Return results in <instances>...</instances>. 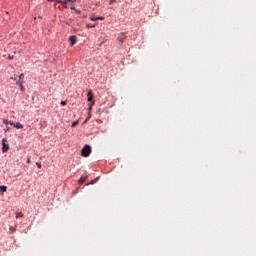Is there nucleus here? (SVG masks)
I'll return each mask as SVG.
<instances>
[{"label": "nucleus", "mask_w": 256, "mask_h": 256, "mask_svg": "<svg viewBox=\"0 0 256 256\" xmlns=\"http://www.w3.org/2000/svg\"><path fill=\"white\" fill-rule=\"evenodd\" d=\"M90 19L91 21H98V17H95V16H92Z\"/></svg>", "instance_id": "12"}, {"label": "nucleus", "mask_w": 256, "mask_h": 256, "mask_svg": "<svg viewBox=\"0 0 256 256\" xmlns=\"http://www.w3.org/2000/svg\"><path fill=\"white\" fill-rule=\"evenodd\" d=\"M60 105H62V107H65V105H67V101H61Z\"/></svg>", "instance_id": "11"}, {"label": "nucleus", "mask_w": 256, "mask_h": 256, "mask_svg": "<svg viewBox=\"0 0 256 256\" xmlns=\"http://www.w3.org/2000/svg\"><path fill=\"white\" fill-rule=\"evenodd\" d=\"M5 125H9V120H4Z\"/></svg>", "instance_id": "19"}, {"label": "nucleus", "mask_w": 256, "mask_h": 256, "mask_svg": "<svg viewBox=\"0 0 256 256\" xmlns=\"http://www.w3.org/2000/svg\"><path fill=\"white\" fill-rule=\"evenodd\" d=\"M27 163H28V164L31 163V156H28V157H27Z\"/></svg>", "instance_id": "16"}, {"label": "nucleus", "mask_w": 256, "mask_h": 256, "mask_svg": "<svg viewBox=\"0 0 256 256\" xmlns=\"http://www.w3.org/2000/svg\"><path fill=\"white\" fill-rule=\"evenodd\" d=\"M69 40H70V45L73 47V45H75V43H77V36H75V35L70 36Z\"/></svg>", "instance_id": "4"}, {"label": "nucleus", "mask_w": 256, "mask_h": 256, "mask_svg": "<svg viewBox=\"0 0 256 256\" xmlns=\"http://www.w3.org/2000/svg\"><path fill=\"white\" fill-rule=\"evenodd\" d=\"M16 85H19L21 91H25V87L23 86V81H17Z\"/></svg>", "instance_id": "6"}, {"label": "nucleus", "mask_w": 256, "mask_h": 256, "mask_svg": "<svg viewBox=\"0 0 256 256\" xmlns=\"http://www.w3.org/2000/svg\"><path fill=\"white\" fill-rule=\"evenodd\" d=\"M71 1H73V0H65L66 3H67V2H68V3H71Z\"/></svg>", "instance_id": "22"}, {"label": "nucleus", "mask_w": 256, "mask_h": 256, "mask_svg": "<svg viewBox=\"0 0 256 256\" xmlns=\"http://www.w3.org/2000/svg\"><path fill=\"white\" fill-rule=\"evenodd\" d=\"M36 165H37L38 169H41V162H37Z\"/></svg>", "instance_id": "17"}, {"label": "nucleus", "mask_w": 256, "mask_h": 256, "mask_svg": "<svg viewBox=\"0 0 256 256\" xmlns=\"http://www.w3.org/2000/svg\"><path fill=\"white\" fill-rule=\"evenodd\" d=\"M87 97H88L87 101L88 103H90L89 110L91 111V109H93V105H95V100H93V91L89 90Z\"/></svg>", "instance_id": "1"}, {"label": "nucleus", "mask_w": 256, "mask_h": 256, "mask_svg": "<svg viewBox=\"0 0 256 256\" xmlns=\"http://www.w3.org/2000/svg\"><path fill=\"white\" fill-rule=\"evenodd\" d=\"M93 183H95V181H92L91 184L93 185Z\"/></svg>", "instance_id": "26"}, {"label": "nucleus", "mask_w": 256, "mask_h": 256, "mask_svg": "<svg viewBox=\"0 0 256 256\" xmlns=\"http://www.w3.org/2000/svg\"><path fill=\"white\" fill-rule=\"evenodd\" d=\"M9 59H13V57H12V56H9Z\"/></svg>", "instance_id": "25"}, {"label": "nucleus", "mask_w": 256, "mask_h": 256, "mask_svg": "<svg viewBox=\"0 0 256 256\" xmlns=\"http://www.w3.org/2000/svg\"><path fill=\"white\" fill-rule=\"evenodd\" d=\"M82 157H89L91 155V146L85 145L81 150Z\"/></svg>", "instance_id": "2"}, {"label": "nucleus", "mask_w": 256, "mask_h": 256, "mask_svg": "<svg viewBox=\"0 0 256 256\" xmlns=\"http://www.w3.org/2000/svg\"><path fill=\"white\" fill-rule=\"evenodd\" d=\"M10 231H11V233H15V228L14 227H10Z\"/></svg>", "instance_id": "18"}, {"label": "nucleus", "mask_w": 256, "mask_h": 256, "mask_svg": "<svg viewBox=\"0 0 256 256\" xmlns=\"http://www.w3.org/2000/svg\"><path fill=\"white\" fill-rule=\"evenodd\" d=\"M10 81H16V83H17V77H11Z\"/></svg>", "instance_id": "15"}, {"label": "nucleus", "mask_w": 256, "mask_h": 256, "mask_svg": "<svg viewBox=\"0 0 256 256\" xmlns=\"http://www.w3.org/2000/svg\"><path fill=\"white\" fill-rule=\"evenodd\" d=\"M2 153H7L9 151V144H7V138L2 139Z\"/></svg>", "instance_id": "3"}, {"label": "nucleus", "mask_w": 256, "mask_h": 256, "mask_svg": "<svg viewBox=\"0 0 256 256\" xmlns=\"http://www.w3.org/2000/svg\"><path fill=\"white\" fill-rule=\"evenodd\" d=\"M87 177H81L79 180H78V183H80V185H83V182L86 181Z\"/></svg>", "instance_id": "7"}, {"label": "nucleus", "mask_w": 256, "mask_h": 256, "mask_svg": "<svg viewBox=\"0 0 256 256\" xmlns=\"http://www.w3.org/2000/svg\"><path fill=\"white\" fill-rule=\"evenodd\" d=\"M10 125H13V127H15L16 129H23V124H21L20 122H17L16 124L10 122Z\"/></svg>", "instance_id": "5"}, {"label": "nucleus", "mask_w": 256, "mask_h": 256, "mask_svg": "<svg viewBox=\"0 0 256 256\" xmlns=\"http://www.w3.org/2000/svg\"><path fill=\"white\" fill-rule=\"evenodd\" d=\"M21 217H23V213L17 212L16 213V219H21Z\"/></svg>", "instance_id": "9"}, {"label": "nucleus", "mask_w": 256, "mask_h": 256, "mask_svg": "<svg viewBox=\"0 0 256 256\" xmlns=\"http://www.w3.org/2000/svg\"><path fill=\"white\" fill-rule=\"evenodd\" d=\"M7 191V186H0V193H5Z\"/></svg>", "instance_id": "8"}, {"label": "nucleus", "mask_w": 256, "mask_h": 256, "mask_svg": "<svg viewBox=\"0 0 256 256\" xmlns=\"http://www.w3.org/2000/svg\"><path fill=\"white\" fill-rule=\"evenodd\" d=\"M47 1H53V0H47Z\"/></svg>", "instance_id": "27"}, {"label": "nucleus", "mask_w": 256, "mask_h": 256, "mask_svg": "<svg viewBox=\"0 0 256 256\" xmlns=\"http://www.w3.org/2000/svg\"><path fill=\"white\" fill-rule=\"evenodd\" d=\"M87 121H89V118L85 120V123H87Z\"/></svg>", "instance_id": "24"}, {"label": "nucleus", "mask_w": 256, "mask_h": 256, "mask_svg": "<svg viewBox=\"0 0 256 256\" xmlns=\"http://www.w3.org/2000/svg\"><path fill=\"white\" fill-rule=\"evenodd\" d=\"M19 79L21 80V79H25V74H20L19 75Z\"/></svg>", "instance_id": "14"}, {"label": "nucleus", "mask_w": 256, "mask_h": 256, "mask_svg": "<svg viewBox=\"0 0 256 256\" xmlns=\"http://www.w3.org/2000/svg\"><path fill=\"white\" fill-rule=\"evenodd\" d=\"M75 11H76V13H78V14H79V13H81V11H80V10H77V9H76Z\"/></svg>", "instance_id": "23"}, {"label": "nucleus", "mask_w": 256, "mask_h": 256, "mask_svg": "<svg viewBox=\"0 0 256 256\" xmlns=\"http://www.w3.org/2000/svg\"><path fill=\"white\" fill-rule=\"evenodd\" d=\"M93 27H96V24H87L88 29H92Z\"/></svg>", "instance_id": "10"}, {"label": "nucleus", "mask_w": 256, "mask_h": 256, "mask_svg": "<svg viewBox=\"0 0 256 256\" xmlns=\"http://www.w3.org/2000/svg\"><path fill=\"white\" fill-rule=\"evenodd\" d=\"M70 9H71L72 11H75V10H76V9H75V6H71Z\"/></svg>", "instance_id": "21"}, {"label": "nucleus", "mask_w": 256, "mask_h": 256, "mask_svg": "<svg viewBox=\"0 0 256 256\" xmlns=\"http://www.w3.org/2000/svg\"><path fill=\"white\" fill-rule=\"evenodd\" d=\"M78 123H79L78 121L73 122L72 127H77Z\"/></svg>", "instance_id": "13"}, {"label": "nucleus", "mask_w": 256, "mask_h": 256, "mask_svg": "<svg viewBox=\"0 0 256 256\" xmlns=\"http://www.w3.org/2000/svg\"><path fill=\"white\" fill-rule=\"evenodd\" d=\"M105 18L104 17H98V21H103Z\"/></svg>", "instance_id": "20"}]
</instances>
